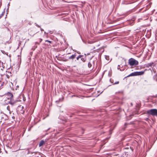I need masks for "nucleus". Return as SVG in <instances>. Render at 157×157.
Masks as SVG:
<instances>
[{
    "mask_svg": "<svg viewBox=\"0 0 157 157\" xmlns=\"http://www.w3.org/2000/svg\"><path fill=\"white\" fill-rule=\"evenodd\" d=\"M147 112L148 115L157 116V109H152L149 110L147 111Z\"/></svg>",
    "mask_w": 157,
    "mask_h": 157,
    "instance_id": "2",
    "label": "nucleus"
},
{
    "mask_svg": "<svg viewBox=\"0 0 157 157\" xmlns=\"http://www.w3.org/2000/svg\"><path fill=\"white\" fill-rule=\"evenodd\" d=\"M82 56H82V55H79V56H78L77 57V58H76V59H77V60H78L79 59V58H81V57H82Z\"/></svg>",
    "mask_w": 157,
    "mask_h": 157,
    "instance_id": "11",
    "label": "nucleus"
},
{
    "mask_svg": "<svg viewBox=\"0 0 157 157\" xmlns=\"http://www.w3.org/2000/svg\"><path fill=\"white\" fill-rule=\"evenodd\" d=\"M17 101H13L12 99H10L8 98V101L6 102L5 103L6 104H10L12 106L17 105Z\"/></svg>",
    "mask_w": 157,
    "mask_h": 157,
    "instance_id": "3",
    "label": "nucleus"
},
{
    "mask_svg": "<svg viewBox=\"0 0 157 157\" xmlns=\"http://www.w3.org/2000/svg\"><path fill=\"white\" fill-rule=\"evenodd\" d=\"M24 109V107L23 106H19L17 108V111L20 113L23 114L25 112V110Z\"/></svg>",
    "mask_w": 157,
    "mask_h": 157,
    "instance_id": "4",
    "label": "nucleus"
},
{
    "mask_svg": "<svg viewBox=\"0 0 157 157\" xmlns=\"http://www.w3.org/2000/svg\"><path fill=\"white\" fill-rule=\"evenodd\" d=\"M30 33H31V32H30V33H29V34H30L31 36H33L34 34H33V35L31 34H30Z\"/></svg>",
    "mask_w": 157,
    "mask_h": 157,
    "instance_id": "19",
    "label": "nucleus"
},
{
    "mask_svg": "<svg viewBox=\"0 0 157 157\" xmlns=\"http://www.w3.org/2000/svg\"><path fill=\"white\" fill-rule=\"evenodd\" d=\"M81 60L83 61V62L85 61L86 59L83 58H82L81 59Z\"/></svg>",
    "mask_w": 157,
    "mask_h": 157,
    "instance_id": "15",
    "label": "nucleus"
},
{
    "mask_svg": "<svg viewBox=\"0 0 157 157\" xmlns=\"http://www.w3.org/2000/svg\"><path fill=\"white\" fill-rule=\"evenodd\" d=\"M128 63L131 66H136L138 64V62L133 58H130L128 60Z\"/></svg>",
    "mask_w": 157,
    "mask_h": 157,
    "instance_id": "1",
    "label": "nucleus"
},
{
    "mask_svg": "<svg viewBox=\"0 0 157 157\" xmlns=\"http://www.w3.org/2000/svg\"><path fill=\"white\" fill-rule=\"evenodd\" d=\"M88 67H89V68H90L91 66H92V64H91V63H90V62H89L88 63Z\"/></svg>",
    "mask_w": 157,
    "mask_h": 157,
    "instance_id": "12",
    "label": "nucleus"
},
{
    "mask_svg": "<svg viewBox=\"0 0 157 157\" xmlns=\"http://www.w3.org/2000/svg\"><path fill=\"white\" fill-rule=\"evenodd\" d=\"M45 42H49L50 43H51V41H49V40H45Z\"/></svg>",
    "mask_w": 157,
    "mask_h": 157,
    "instance_id": "17",
    "label": "nucleus"
},
{
    "mask_svg": "<svg viewBox=\"0 0 157 157\" xmlns=\"http://www.w3.org/2000/svg\"><path fill=\"white\" fill-rule=\"evenodd\" d=\"M40 42H41L42 41V39H40Z\"/></svg>",
    "mask_w": 157,
    "mask_h": 157,
    "instance_id": "20",
    "label": "nucleus"
},
{
    "mask_svg": "<svg viewBox=\"0 0 157 157\" xmlns=\"http://www.w3.org/2000/svg\"><path fill=\"white\" fill-rule=\"evenodd\" d=\"M45 143V142L44 140H41L40 141V142L39 144V147H40L42 146L43 145H44V144Z\"/></svg>",
    "mask_w": 157,
    "mask_h": 157,
    "instance_id": "6",
    "label": "nucleus"
},
{
    "mask_svg": "<svg viewBox=\"0 0 157 157\" xmlns=\"http://www.w3.org/2000/svg\"><path fill=\"white\" fill-rule=\"evenodd\" d=\"M144 72L143 71H136V76L142 75L144 74Z\"/></svg>",
    "mask_w": 157,
    "mask_h": 157,
    "instance_id": "7",
    "label": "nucleus"
},
{
    "mask_svg": "<svg viewBox=\"0 0 157 157\" xmlns=\"http://www.w3.org/2000/svg\"><path fill=\"white\" fill-rule=\"evenodd\" d=\"M12 118H15V117H12Z\"/></svg>",
    "mask_w": 157,
    "mask_h": 157,
    "instance_id": "22",
    "label": "nucleus"
},
{
    "mask_svg": "<svg viewBox=\"0 0 157 157\" xmlns=\"http://www.w3.org/2000/svg\"><path fill=\"white\" fill-rule=\"evenodd\" d=\"M119 83V81H117V82H115L114 84H118Z\"/></svg>",
    "mask_w": 157,
    "mask_h": 157,
    "instance_id": "18",
    "label": "nucleus"
},
{
    "mask_svg": "<svg viewBox=\"0 0 157 157\" xmlns=\"http://www.w3.org/2000/svg\"><path fill=\"white\" fill-rule=\"evenodd\" d=\"M76 55L75 54H74L72 55L70 57H69V59H74L75 57H76Z\"/></svg>",
    "mask_w": 157,
    "mask_h": 157,
    "instance_id": "9",
    "label": "nucleus"
},
{
    "mask_svg": "<svg viewBox=\"0 0 157 157\" xmlns=\"http://www.w3.org/2000/svg\"><path fill=\"white\" fill-rule=\"evenodd\" d=\"M136 76V72H135L133 73H132L131 74H130L129 75H128V77L130 76Z\"/></svg>",
    "mask_w": 157,
    "mask_h": 157,
    "instance_id": "8",
    "label": "nucleus"
},
{
    "mask_svg": "<svg viewBox=\"0 0 157 157\" xmlns=\"http://www.w3.org/2000/svg\"><path fill=\"white\" fill-rule=\"evenodd\" d=\"M5 13V12L4 11L2 12L1 14L0 15V19L4 15Z\"/></svg>",
    "mask_w": 157,
    "mask_h": 157,
    "instance_id": "10",
    "label": "nucleus"
},
{
    "mask_svg": "<svg viewBox=\"0 0 157 157\" xmlns=\"http://www.w3.org/2000/svg\"><path fill=\"white\" fill-rule=\"evenodd\" d=\"M7 101L8 99H7L6 98V97H5V99L4 100V104H6L5 103V102H7Z\"/></svg>",
    "mask_w": 157,
    "mask_h": 157,
    "instance_id": "14",
    "label": "nucleus"
},
{
    "mask_svg": "<svg viewBox=\"0 0 157 157\" xmlns=\"http://www.w3.org/2000/svg\"><path fill=\"white\" fill-rule=\"evenodd\" d=\"M7 110L9 111V112H10V107L9 106H8L7 107Z\"/></svg>",
    "mask_w": 157,
    "mask_h": 157,
    "instance_id": "16",
    "label": "nucleus"
},
{
    "mask_svg": "<svg viewBox=\"0 0 157 157\" xmlns=\"http://www.w3.org/2000/svg\"><path fill=\"white\" fill-rule=\"evenodd\" d=\"M5 97H6V98L7 99H8V98H9L10 99H12L13 98V95L11 93H7V94L6 95Z\"/></svg>",
    "mask_w": 157,
    "mask_h": 157,
    "instance_id": "5",
    "label": "nucleus"
},
{
    "mask_svg": "<svg viewBox=\"0 0 157 157\" xmlns=\"http://www.w3.org/2000/svg\"><path fill=\"white\" fill-rule=\"evenodd\" d=\"M153 63H148L147 65V67H149V66H151L152 65Z\"/></svg>",
    "mask_w": 157,
    "mask_h": 157,
    "instance_id": "13",
    "label": "nucleus"
},
{
    "mask_svg": "<svg viewBox=\"0 0 157 157\" xmlns=\"http://www.w3.org/2000/svg\"><path fill=\"white\" fill-rule=\"evenodd\" d=\"M119 67V65L118 66V68H117L118 69H119V67Z\"/></svg>",
    "mask_w": 157,
    "mask_h": 157,
    "instance_id": "21",
    "label": "nucleus"
}]
</instances>
